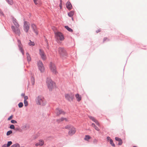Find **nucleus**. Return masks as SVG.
<instances>
[{
    "label": "nucleus",
    "instance_id": "f257e3e1",
    "mask_svg": "<svg viewBox=\"0 0 147 147\" xmlns=\"http://www.w3.org/2000/svg\"><path fill=\"white\" fill-rule=\"evenodd\" d=\"M46 83L49 90H51L55 87V84L51 79L49 78L47 79Z\"/></svg>",
    "mask_w": 147,
    "mask_h": 147
},
{
    "label": "nucleus",
    "instance_id": "f03ea898",
    "mask_svg": "<svg viewBox=\"0 0 147 147\" xmlns=\"http://www.w3.org/2000/svg\"><path fill=\"white\" fill-rule=\"evenodd\" d=\"M58 52L60 57L62 59H65L67 56L66 52L63 48H59V49Z\"/></svg>",
    "mask_w": 147,
    "mask_h": 147
},
{
    "label": "nucleus",
    "instance_id": "7ed1b4c3",
    "mask_svg": "<svg viewBox=\"0 0 147 147\" xmlns=\"http://www.w3.org/2000/svg\"><path fill=\"white\" fill-rule=\"evenodd\" d=\"M50 69L51 71L53 74L57 75L58 74L56 66L54 64L51 63L50 64Z\"/></svg>",
    "mask_w": 147,
    "mask_h": 147
},
{
    "label": "nucleus",
    "instance_id": "20e7f679",
    "mask_svg": "<svg viewBox=\"0 0 147 147\" xmlns=\"http://www.w3.org/2000/svg\"><path fill=\"white\" fill-rule=\"evenodd\" d=\"M65 128L67 129H70L68 132V134L70 135H72L75 134L76 131L75 128L70 125H67L65 126Z\"/></svg>",
    "mask_w": 147,
    "mask_h": 147
},
{
    "label": "nucleus",
    "instance_id": "39448f33",
    "mask_svg": "<svg viewBox=\"0 0 147 147\" xmlns=\"http://www.w3.org/2000/svg\"><path fill=\"white\" fill-rule=\"evenodd\" d=\"M55 37L58 40H63L64 39V37L63 34L60 32H55Z\"/></svg>",
    "mask_w": 147,
    "mask_h": 147
},
{
    "label": "nucleus",
    "instance_id": "423d86ee",
    "mask_svg": "<svg viewBox=\"0 0 147 147\" xmlns=\"http://www.w3.org/2000/svg\"><path fill=\"white\" fill-rule=\"evenodd\" d=\"M36 102L38 105H45L46 102H44L43 98L41 96H38L36 99Z\"/></svg>",
    "mask_w": 147,
    "mask_h": 147
},
{
    "label": "nucleus",
    "instance_id": "0eeeda50",
    "mask_svg": "<svg viewBox=\"0 0 147 147\" xmlns=\"http://www.w3.org/2000/svg\"><path fill=\"white\" fill-rule=\"evenodd\" d=\"M19 27H16L14 26H12L11 27V28L15 34L20 36L21 33L20 29L19 28Z\"/></svg>",
    "mask_w": 147,
    "mask_h": 147
},
{
    "label": "nucleus",
    "instance_id": "6e6552de",
    "mask_svg": "<svg viewBox=\"0 0 147 147\" xmlns=\"http://www.w3.org/2000/svg\"><path fill=\"white\" fill-rule=\"evenodd\" d=\"M38 68L41 72H44L45 70L44 67L42 62L41 61H39L38 63Z\"/></svg>",
    "mask_w": 147,
    "mask_h": 147
},
{
    "label": "nucleus",
    "instance_id": "1a4fd4ad",
    "mask_svg": "<svg viewBox=\"0 0 147 147\" xmlns=\"http://www.w3.org/2000/svg\"><path fill=\"white\" fill-rule=\"evenodd\" d=\"M29 28L30 26L29 23L26 21H25L24 22V31L27 33L28 32Z\"/></svg>",
    "mask_w": 147,
    "mask_h": 147
},
{
    "label": "nucleus",
    "instance_id": "9d476101",
    "mask_svg": "<svg viewBox=\"0 0 147 147\" xmlns=\"http://www.w3.org/2000/svg\"><path fill=\"white\" fill-rule=\"evenodd\" d=\"M65 97L66 99L69 101H72L74 98V95L72 94H66Z\"/></svg>",
    "mask_w": 147,
    "mask_h": 147
},
{
    "label": "nucleus",
    "instance_id": "9b49d317",
    "mask_svg": "<svg viewBox=\"0 0 147 147\" xmlns=\"http://www.w3.org/2000/svg\"><path fill=\"white\" fill-rule=\"evenodd\" d=\"M39 54L42 60H45L46 59L47 57L46 55L43 50L41 49L39 50Z\"/></svg>",
    "mask_w": 147,
    "mask_h": 147
},
{
    "label": "nucleus",
    "instance_id": "f8f14e48",
    "mask_svg": "<svg viewBox=\"0 0 147 147\" xmlns=\"http://www.w3.org/2000/svg\"><path fill=\"white\" fill-rule=\"evenodd\" d=\"M18 46L19 49L23 55L24 54V51L23 49V46L21 44V41L20 40H18Z\"/></svg>",
    "mask_w": 147,
    "mask_h": 147
},
{
    "label": "nucleus",
    "instance_id": "ddd939ff",
    "mask_svg": "<svg viewBox=\"0 0 147 147\" xmlns=\"http://www.w3.org/2000/svg\"><path fill=\"white\" fill-rule=\"evenodd\" d=\"M44 144V140L42 139L39 140L35 144V145L36 146H42Z\"/></svg>",
    "mask_w": 147,
    "mask_h": 147
},
{
    "label": "nucleus",
    "instance_id": "4468645a",
    "mask_svg": "<svg viewBox=\"0 0 147 147\" xmlns=\"http://www.w3.org/2000/svg\"><path fill=\"white\" fill-rule=\"evenodd\" d=\"M31 27L34 32L36 34V35H38V32L37 31V28L36 25L34 24H32L31 25Z\"/></svg>",
    "mask_w": 147,
    "mask_h": 147
},
{
    "label": "nucleus",
    "instance_id": "2eb2a0df",
    "mask_svg": "<svg viewBox=\"0 0 147 147\" xmlns=\"http://www.w3.org/2000/svg\"><path fill=\"white\" fill-rule=\"evenodd\" d=\"M89 118L94 122L98 126H100V125L98 121L94 117H92L90 116H88Z\"/></svg>",
    "mask_w": 147,
    "mask_h": 147
},
{
    "label": "nucleus",
    "instance_id": "dca6fc26",
    "mask_svg": "<svg viewBox=\"0 0 147 147\" xmlns=\"http://www.w3.org/2000/svg\"><path fill=\"white\" fill-rule=\"evenodd\" d=\"M55 112L57 115H59L61 114H64V112L63 111L59 109H57L55 110Z\"/></svg>",
    "mask_w": 147,
    "mask_h": 147
},
{
    "label": "nucleus",
    "instance_id": "f3484780",
    "mask_svg": "<svg viewBox=\"0 0 147 147\" xmlns=\"http://www.w3.org/2000/svg\"><path fill=\"white\" fill-rule=\"evenodd\" d=\"M75 97L77 101L78 102L80 101L82 99L81 96L78 94H76Z\"/></svg>",
    "mask_w": 147,
    "mask_h": 147
},
{
    "label": "nucleus",
    "instance_id": "a211bd4d",
    "mask_svg": "<svg viewBox=\"0 0 147 147\" xmlns=\"http://www.w3.org/2000/svg\"><path fill=\"white\" fill-rule=\"evenodd\" d=\"M67 8L69 10H70L72 8L71 4L69 2H67L66 4Z\"/></svg>",
    "mask_w": 147,
    "mask_h": 147
},
{
    "label": "nucleus",
    "instance_id": "6ab92c4d",
    "mask_svg": "<svg viewBox=\"0 0 147 147\" xmlns=\"http://www.w3.org/2000/svg\"><path fill=\"white\" fill-rule=\"evenodd\" d=\"M13 22L15 27H19V25L18 23L16 20L13 18Z\"/></svg>",
    "mask_w": 147,
    "mask_h": 147
},
{
    "label": "nucleus",
    "instance_id": "aec40b11",
    "mask_svg": "<svg viewBox=\"0 0 147 147\" xmlns=\"http://www.w3.org/2000/svg\"><path fill=\"white\" fill-rule=\"evenodd\" d=\"M115 140L116 141H119L118 145H121L122 144V140L117 137H116L115 138Z\"/></svg>",
    "mask_w": 147,
    "mask_h": 147
},
{
    "label": "nucleus",
    "instance_id": "412c9836",
    "mask_svg": "<svg viewBox=\"0 0 147 147\" xmlns=\"http://www.w3.org/2000/svg\"><path fill=\"white\" fill-rule=\"evenodd\" d=\"M12 143L11 141H9L8 142L7 144H4L2 145V147H9L12 144Z\"/></svg>",
    "mask_w": 147,
    "mask_h": 147
},
{
    "label": "nucleus",
    "instance_id": "4be33fe9",
    "mask_svg": "<svg viewBox=\"0 0 147 147\" xmlns=\"http://www.w3.org/2000/svg\"><path fill=\"white\" fill-rule=\"evenodd\" d=\"M63 121H68V119L67 118H64L63 117H62L60 119H57V121L59 123Z\"/></svg>",
    "mask_w": 147,
    "mask_h": 147
},
{
    "label": "nucleus",
    "instance_id": "5701e85b",
    "mask_svg": "<svg viewBox=\"0 0 147 147\" xmlns=\"http://www.w3.org/2000/svg\"><path fill=\"white\" fill-rule=\"evenodd\" d=\"M91 126H92L94 127L95 129L97 131H99L100 130L99 129L98 127H97L94 123H92Z\"/></svg>",
    "mask_w": 147,
    "mask_h": 147
},
{
    "label": "nucleus",
    "instance_id": "b1692460",
    "mask_svg": "<svg viewBox=\"0 0 147 147\" xmlns=\"http://www.w3.org/2000/svg\"><path fill=\"white\" fill-rule=\"evenodd\" d=\"M27 60L28 62H30L31 60V58L28 53H26Z\"/></svg>",
    "mask_w": 147,
    "mask_h": 147
},
{
    "label": "nucleus",
    "instance_id": "393cba45",
    "mask_svg": "<svg viewBox=\"0 0 147 147\" xmlns=\"http://www.w3.org/2000/svg\"><path fill=\"white\" fill-rule=\"evenodd\" d=\"M91 138V137L89 135H86L84 138L85 140L88 141V140Z\"/></svg>",
    "mask_w": 147,
    "mask_h": 147
},
{
    "label": "nucleus",
    "instance_id": "a878e982",
    "mask_svg": "<svg viewBox=\"0 0 147 147\" xmlns=\"http://www.w3.org/2000/svg\"><path fill=\"white\" fill-rule=\"evenodd\" d=\"M11 147H20V145L18 144H16L12 145ZM21 147H25L24 146H21Z\"/></svg>",
    "mask_w": 147,
    "mask_h": 147
},
{
    "label": "nucleus",
    "instance_id": "bb28decb",
    "mask_svg": "<svg viewBox=\"0 0 147 147\" xmlns=\"http://www.w3.org/2000/svg\"><path fill=\"white\" fill-rule=\"evenodd\" d=\"M74 12L73 11H71L68 13V15L69 17H71L74 15Z\"/></svg>",
    "mask_w": 147,
    "mask_h": 147
},
{
    "label": "nucleus",
    "instance_id": "cd10ccee",
    "mask_svg": "<svg viewBox=\"0 0 147 147\" xmlns=\"http://www.w3.org/2000/svg\"><path fill=\"white\" fill-rule=\"evenodd\" d=\"M65 28L69 32H72L73 31L72 30L71 28H69L68 26H65Z\"/></svg>",
    "mask_w": 147,
    "mask_h": 147
},
{
    "label": "nucleus",
    "instance_id": "c85d7f7f",
    "mask_svg": "<svg viewBox=\"0 0 147 147\" xmlns=\"http://www.w3.org/2000/svg\"><path fill=\"white\" fill-rule=\"evenodd\" d=\"M31 83L32 85H34L35 83V79L34 77H32L31 78Z\"/></svg>",
    "mask_w": 147,
    "mask_h": 147
},
{
    "label": "nucleus",
    "instance_id": "c756f323",
    "mask_svg": "<svg viewBox=\"0 0 147 147\" xmlns=\"http://www.w3.org/2000/svg\"><path fill=\"white\" fill-rule=\"evenodd\" d=\"M30 42L28 43V45L30 46H34L35 43L34 42H32L30 40Z\"/></svg>",
    "mask_w": 147,
    "mask_h": 147
},
{
    "label": "nucleus",
    "instance_id": "7c9ffc66",
    "mask_svg": "<svg viewBox=\"0 0 147 147\" xmlns=\"http://www.w3.org/2000/svg\"><path fill=\"white\" fill-rule=\"evenodd\" d=\"M12 133V131L11 130H9L8 131L6 135L7 136H8L10 134H11Z\"/></svg>",
    "mask_w": 147,
    "mask_h": 147
},
{
    "label": "nucleus",
    "instance_id": "2f4dec72",
    "mask_svg": "<svg viewBox=\"0 0 147 147\" xmlns=\"http://www.w3.org/2000/svg\"><path fill=\"white\" fill-rule=\"evenodd\" d=\"M110 144L113 146H115V144L113 143V141L112 140H111L109 141Z\"/></svg>",
    "mask_w": 147,
    "mask_h": 147
},
{
    "label": "nucleus",
    "instance_id": "473e14b6",
    "mask_svg": "<svg viewBox=\"0 0 147 147\" xmlns=\"http://www.w3.org/2000/svg\"><path fill=\"white\" fill-rule=\"evenodd\" d=\"M7 1L9 4L10 5L13 4V2L12 0H7Z\"/></svg>",
    "mask_w": 147,
    "mask_h": 147
},
{
    "label": "nucleus",
    "instance_id": "72a5a7b5",
    "mask_svg": "<svg viewBox=\"0 0 147 147\" xmlns=\"http://www.w3.org/2000/svg\"><path fill=\"white\" fill-rule=\"evenodd\" d=\"M24 104L25 106L26 107L28 105V101L27 100H24Z\"/></svg>",
    "mask_w": 147,
    "mask_h": 147
},
{
    "label": "nucleus",
    "instance_id": "f704fd0d",
    "mask_svg": "<svg viewBox=\"0 0 147 147\" xmlns=\"http://www.w3.org/2000/svg\"><path fill=\"white\" fill-rule=\"evenodd\" d=\"M18 105L19 108H21L23 106V103L22 102H20L18 104Z\"/></svg>",
    "mask_w": 147,
    "mask_h": 147
},
{
    "label": "nucleus",
    "instance_id": "c9c22d12",
    "mask_svg": "<svg viewBox=\"0 0 147 147\" xmlns=\"http://www.w3.org/2000/svg\"><path fill=\"white\" fill-rule=\"evenodd\" d=\"M10 129H14L15 128V126L13 125H11L9 127Z\"/></svg>",
    "mask_w": 147,
    "mask_h": 147
},
{
    "label": "nucleus",
    "instance_id": "e433bc0d",
    "mask_svg": "<svg viewBox=\"0 0 147 147\" xmlns=\"http://www.w3.org/2000/svg\"><path fill=\"white\" fill-rule=\"evenodd\" d=\"M11 122L12 123H13V124L16 123H17V122L16 120H11Z\"/></svg>",
    "mask_w": 147,
    "mask_h": 147
},
{
    "label": "nucleus",
    "instance_id": "4c0bfd02",
    "mask_svg": "<svg viewBox=\"0 0 147 147\" xmlns=\"http://www.w3.org/2000/svg\"><path fill=\"white\" fill-rule=\"evenodd\" d=\"M24 100H27L28 99V97L27 96H25L24 97Z\"/></svg>",
    "mask_w": 147,
    "mask_h": 147
},
{
    "label": "nucleus",
    "instance_id": "58836bf2",
    "mask_svg": "<svg viewBox=\"0 0 147 147\" xmlns=\"http://www.w3.org/2000/svg\"><path fill=\"white\" fill-rule=\"evenodd\" d=\"M13 117V115H11L8 118V120H10Z\"/></svg>",
    "mask_w": 147,
    "mask_h": 147
},
{
    "label": "nucleus",
    "instance_id": "ea45409f",
    "mask_svg": "<svg viewBox=\"0 0 147 147\" xmlns=\"http://www.w3.org/2000/svg\"><path fill=\"white\" fill-rule=\"evenodd\" d=\"M98 142V141L96 139H95L94 140L93 142L94 143H96Z\"/></svg>",
    "mask_w": 147,
    "mask_h": 147
},
{
    "label": "nucleus",
    "instance_id": "a19ab883",
    "mask_svg": "<svg viewBox=\"0 0 147 147\" xmlns=\"http://www.w3.org/2000/svg\"><path fill=\"white\" fill-rule=\"evenodd\" d=\"M108 40V38H106V37L104 38L103 40V42H104L105 41H106V40Z\"/></svg>",
    "mask_w": 147,
    "mask_h": 147
},
{
    "label": "nucleus",
    "instance_id": "79ce46f5",
    "mask_svg": "<svg viewBox=\"0 0 147 147\" xmlns=\"http://www.w3.org/2000/svg\"><path fill=\"white\" fill-rule=\"evenodd\" d=\"M107 139L108 140H109V141L110 140H111L110 137H107Z\"/></svg>",
    "mask_w": 147,
    "mask_h": 147
},
{
    "label": "nucleus",
    "instance_id": "37998d69",
    "mask_svg": "<svg viewBox=\"0 0 147 147\" xmlns=\"http://www.w3.org/2000/svg\"><path fill=\"white\" fill-rule=\"evenodd\" d=\"M34 3L36 4H37V0H34Z\"/></svg>",
    "mask_w": 147,
    "mask_h": 147
},
{
    "label": "nucleus",
    "instance_id": "c03bdc74",
    "mask_svg": "<svg viewBox=\"0 0 147 147\" xmlns=\"http://www.w3.org/2000/svg\"><path fill=\"white\" fill-rule=\"evenodd\" d=\"M100 32V30H99V29H98V30H96V33H98V32Z\"/></svg>",
    "mask_w": 147,
    "mask_h": 147
},
{
    "label": "nucleus",
    "instance_id": "a18cd8bd",
    "mask_svg": "<svg viewBox=\"0 0 147 147\" xmlns=\"http://www.w3.org/2000/svg\"><path fill=\"white\" fill-rule=\"evenodd\" d=\"M62 3H60V4L59 5V6H60V8H61V7H62Z\"/></svg>",
    "mask_w": 147,
    "mask_h": 147
},
{
    "label": "nucleus",
    "instance_id": "49530a36",
    "mask_svg": "<svg viewBox=\"0 0 147 147\" xmlns=\"http://www.w3.org/2000/svg\"><path fill=\"white\" fill-rule=\"evenodd\" d=\"M21 96H22L24 97V96H25V94L24 93H22L21 94Z\"/></svg>",
    "mask_w": 147,
    "mask_h": 147
},
{
    "label": "nucleus",
    "instance_id": "de8ad7c7",
    "mask_svg": "<svg viewBox=\"0 0 147 147\" xmlns=\"http://www.w3.org/2000/svg\"><path fill=\"white\" fill-rule=\"evenodd\" d=\"M133 147H137L135 146H133Z\"/></svg>",
    "mask_w": 147,
    "mask_h": 147
},
{
    "label": "nucleus",
    "instance_id": "09e8293b",
    "mask_svg": "<svg viewBox=\"0 0 147 147\" xmlns=\"http://www.w3.org/2000/svg\"><path fill=\"white\" fill-rule=\"evenodd\" d=\"M25 127H26V126H25Z\"/></svg>",
    "mask_w": 147,
    "mask_h": 147
}]
</instances>
